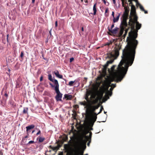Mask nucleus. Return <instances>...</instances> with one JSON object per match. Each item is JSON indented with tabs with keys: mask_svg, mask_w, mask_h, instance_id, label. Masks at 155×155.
<instances>
[{
	"mask_svg": "<svg viewBox=\"0 0 155 155\" xmlns=\"http://www.w3.org/2000/svg\"><path fill=\"white\" fill-rule=\"evenodd\" d=\"M136 52L126 48L123 50L122 59L117 69L116 66L113 65L111 68L110 73L117 82L121 81L125 76L129 66H131L134 61Z\"/></svg>",
	"mask_w": 155,
	"mask_h": 155,
	"instance_id": "nucleus-1",
	"label": "nucleus"
},
{
	"mask_svg": "<svg viewBox=\"0 0 155 155\" xmlns=\"http://www.w3.org/2000/svg\"><path fill=\"white\" fill-rule=\"evenodd\" d=\"M128 25L130 26L131 31L129 32L128 36L126 40L127 44L125 48L136 52V49L138 44V41L136 39L137 37V31L135 29V22L131 18L129 20Z\"/></svg>",
	"mask_w": 155,
	"mask_h": 155,
	"instance_id": "nucleus-2",
	"label": "nucleus"
},
{
	"mask_svg": "<svg viewBox=\"0 0 155 155\" xmlns=\"http://www.w3.org/2000/svg\"><path fill=\"white\" fill-rule=\"evenodd\" d=\"M121 45H118L116 44L115 45V46L114 48V49L109 53H107V57L110 59L109 61H107L106 64L108 65L109 64H111L114 61V59H116L119 56V51L121 49Z\"/></svg>",
	"mask_w": 155,
	"mask_h": 155,
	"instance_id": "nucleus-3",
	"label": "nucleus"
},
{
	"mask_svg": "<svg viewBox=\"0 0 155 155\" xmlns=\"http://www.w3.org/2000/svg\"><path fill=\"white\" fill-rule=\"evenodd\" d=\"M95 110L94 108V107L93 105H91L90 103L87 109L86 117H89L91 115L93 114H94V113H95Z\"/></svg>",
	"mask_w": 155,
	"mask_h": 155,
	"instance_id": "nucleus-4",
	"label": "nucleus"
},
{
	"mask_svg": "<svg viewBox=\"0 0 155 155\" xmlns=\"http://www.w3.org/2000/svg\"><path fill=\"white\" fill-rule=\"evenodd\" d=\"M80 139L81 143L84 145L86 147V143L88 140L87 136H86L85 135L82 134L80 136Z\"/></svg>",
	"mask_w": 155,
	"mask_h": 155,
	"instance_id": "nucleus-5",
	"label": "nucleus"
},
{
	"mask_svg": "<svg viewBox=\"0 0 155 155\" xmlns=\"http://www.w3.org/2000/svg\"><path fill=\"white\" fill-rule=\"evenodd\" d=\"M51 82L54 83V84L51 83H49V85L51 86V87L54 88L55 91L59 90V84L58 81L57 80L54 79L53 80V81H51Z\"/></svg>",
	"mask_w": 155,
	"mask_h": 155,
	"instance_id": "nucleus-6",
	"label": "nucleus"
},
{
	"mask_svg": "<svg viewBox=\"0 0 155 155\" xmlns=\"http://www.w3.org/2000/svg\"><path fill=\"white\" fill-rule=\"evenodd\" d=\"M128 14L124 12L123 14V19L121 21V23H122L125 26L127 24V21L128 18Z\"/></svg>",
	"mask_w": 155,
	"mask_h": 155,
	"instance_id": "nucleus-7",
	"label": "nucleus"
},
{
	"mask_svg": "<svg viewBox=\"0 0 155 155\" xmlns=\"http://www.w3.org/2000/svg\"><path fill=\"white\" fill-rule=\"evenodd\" d=\"M55 91L57 94L56 95L55 97V98L57 101H61L62 94L60 92L59 90H55Z\"/></svg>",
	"mask_w": 155,
	"mask_h": 155,
	"instance_id": "nucleus-8",
	"label": "nucleus"
},
{
	"mask_svg": "<svg viewBox=\"0 0 155 155\" xmlns=\"http://www.w3.org/2000/svg\"><path fill=\"white\" fill-rule=\"evenodd\" d=\"M104 89H101L99 91H97L96 93L97 96L99 97L101 99L103 97L104 94Z\"/></svg>",
	"mask_w": 155,
	"mask_h": 155,
	"instance_id": "nucleus-9",
	"label": "nucleus"
},
{
	"mask_svg": "<svg viewBox=\"0 0 155 155\" xmlns=\"http://www.w3.org/2000/svg\"><path fill=\"white\" fill-rule=\"evenodd\" d=\"M126 4H127V6H126L125 5L124 2V1L123 0L122 1V6L124 7L125 10L124 12L129 14L130 9L128 6V4L127 3H126Z\"/></svg>",
	"mask_w": 155,
	"mask_h": 155,
	"instance_id": "nucleus-10",
	"label": "nucleus"
},
{
	"mask_svg": "<svg viewBox=\"0 0 155 155\" xmlns=\"http://www.w3.org/2000/svg\"><path fill=\"white\" fill-rule=\"evenodd\" d=\"M127 24L126 25H123V24L121 23L120 28V35H122L124 31L125 30V29L127 27Z\"/></svg>",
	"mask_w": 155,
	"mask_h": 155,
	"instance_id": "nucleus-11",
	"label": "nucleus"
},
{
	"mask_svg": "<svg viewBox=\"0 0 155 155\" xmlns=\"http://www.w3.org/2000/svg\"><path fill=\"white\" fill-rule=\"evenodd\" d=\"M118 29L119 28L117 27L113 29H110L109 27H108L109 31L112 34H116Z\"/></svg>",
	"mask_w": 155,
	"mask_h": 155,
	"instance_id": "nucleus-12",
	"label": "nucleus"
},
{
	"mask_svg": "<svg viewBox=\"0 0 155 155\" xmlns=\"http://www.w3.org/2000/svg\"><path fill=\"white\" fill-rule=\"evenodd\" d=\"M107 90V92L106 93L105 95L106 98L104 99V102L107 101L108 99H109V95L110 96H111L112 94V92H110L109 91H108V90Z\"/></svg>",
	"mask_w": 155,
	"mask_h": 155,
	"instance_id": "nucleus-13",
	"label": "nucleus"
},
{
	"mask_svg": "<svg viewBox=\"0 0 155 155\" xmlns=\"http://www.w3.org/2000/svg\"><path fill=\"white\" fill-rule=\"evenodd\" d=\"M35 127V126L34 124H31L26 127V131L27 132V134H28V135H29L28 131L29 130H30L34 128Z\"/></svg>",
	"mask_w": 155,
	"mask_h": 155,
	"instance_id": "nucleus-14",
	"label": "nucleus"
},
{
	"mask_svg": "<svg viewBox=\"0 0 155 155\" xmlns=\"http://www.w3.org/2000/svg\"><path fill=\"white\" fill-rule=\"evenodd\" d=\"M53 73L58 78L60 79H62L63 78L62 76L59 74V72L58 70H56L54 71Z\"/></svg>",
	"mask_w": 155,
	"mask_h": 155,
	"instance_id": "nucleus-15",
	"label": "nucleus"
},
{
	"mask_svg": "<svg viewBox=\"0 0 155 155\" xmlns=\"http://www.w3.org/2000/svg\"><path fill=\"white\" fill-rule=\"evenodd\" d=\"M90 103H88L87 101H84L83 102H80L79 103V104L81 105L86 106L87 107L88 106Z\"/></svg>",
	"mask_w": 155,
	"mask_h": 155,
	"instance_id": "nucleus-16",
	"label": "nucleus"
},
{
	"mask_svg": "<svg viewBox=\"0 0 155 155\" xmlns=\"http://www.w3.org/2000/svg\"><path fill=\"white\" fill-rule=\"evenodd\" d=\"M101 99L99 97H98L97 96L92 101V103L93 104H95L97 103L99 101L101 100Z\"/></svg>",
	"mask_w": 155,
	"mask_h": 155,
	"instance_id": "nucleus-17",
	"label": "nucleus"
},
{
	"mask_svg": "<svg viewBox=\"0 0 155 155\" xmlns=\"http://www.w3.org/2000/svg\"><path fill=\"white\" fill-rule=\"evenodd\" d=\"M136 12V9L135 6L134 5H131V8L130 10V14H134Z\"/></svg>",
	"mask_w": 155,
	"mask_h": 155,
	"instance_id": "nucleus-18",
	"label": "nucleus"
},
{
	"mask_svg": "<svg viewBox=\"0 0 155 155\" xmlns=\"http://www.w3.org/2000/svg\"><path fill=\"white\" fill-rule=\"evenodd\" d=\"M72 97V95H68L67 94H66L64 95V97L63 98V99H66L67 100H70L71 99Z\"/></svg>",
	"mask_w": 155,
	"mask_h": 155,
	"instance_id": "nucleus-19",
	"label": "nucleus"
},
{
	"mask_svg": "<svg viewBox=\"0 0 155 155\" xmlns=\"http://www.w3.org/2000/svg\"><path fill=\"white\" fill-rule=\"evenodd\" d=\"M92 119L93 120V123L97 119V115H98L96 113H94V114H92Z\"/></svg>",
	"mask_w": 155,
	"mask_h": 155,
	"instance_id": "nucleus-20",
	"label": "nucleus"
},
{
	"mask_svg": "<svg viewBox=\"0 0 155 155\" xmlns=\"http://www.w3.org/2000/svg\"><path fill=\"white\" fill-rule=\"evenodd\" d=\"M108 66V64H106L103 66V67L102 68V71L104 73H106L107 67Z\"/></svg>",
	"mask_w": 155,
	"mask_h": 155,
	"instance_id": "nucleus-21",
	"label": "nucleus"
},
{
	"mask_svg": "<svg viewBox=\"0 0 155 155\" xmlns=\"http://www.w3.org/2000/svg\"><path fill=\"white\" fill-rule=\"evenodd\" d=\"M90 94L89 93H87L85 95V99L86 100V101L89 103H91V100L89 99L88 97L89 95Z\"/></svg>",
	"mask_w": 155,
	"mask_h": 155,
	"instance_id": "nucleus-22",
	"label": "nucleus"
},
{
	"mask_svg": "<svg viewBox=\"0 0 155 155\" xmlns=\"http://www.w3.org/2000/svg\"><path fill=\"white\" fill-rule=\"evenodd\" d=\"M75 151L79 155H83L84 151L81 150L79 148L75 150Z\"/></svg>",
	"mask_w": 155,
	"mask_h": 155,
	"instance_id": "nucleus-23",
	"label": "nucleus"
},
{
	"mask_svg": "<svg viewBox=\"0 0 155 155\" xmlns=\"http://www.w3.org/2000/svg\"><path fill=\"white\" fill-rule=\"evenodd\" d=\"M107 90H108L109 87L111 86L112 87L114 88L116 87V84H111V82H109L107 84Z\"/></svg>",
	"mask_w": 155,
	"mask_h": 155,
	"instance_id": "nucleus-24",
	"label": "nucleus"
},
{
	"mask_svg": "<svg viewBox=\"0 0 155 155\" xmlns=\"http://www.w3.org/2000/svg\"><path fill=\"white\" fill-rule=\"evenodd\" d=\"M45 139L44 137H41L39 136L37 138V140H38V142L39 143H41L43 142L45 140Z\"/></svg>",
	"mask_w": 155,
	"mask_h": 155,
	"instance_id": "nucleus-25",
	"label": "nucleus"
},
{
	"mask_svg": "<svg viewBox=\"0 0 155 155\" xmlns=\"http://www.w3.org/2000/svg\"><path fill=\"white\" fill-rule=\"evenodd\" d=\"M136 28L137 30L136 31H137L138 30H139L141 27V25L139 23V22H137V23H136Z\"/></svg>",
	"mask_w": 155,
	"mask_h": 155,
	"instance_id": "nucleus-26",
	"label": "nucleus"
},
{
	"mask_svg": "<svg viewBox=\"0 0 155 155\" xmlns=\"http://www.w3.org/2000/svg\"><path fill=\"white\" fill-rule=\"evenodd\" d=\"M97 3H95L93 7V11H94V15H95L96 14L97 9H96Z\"/></svg>",
	"mask_w": 155,
	"mask_h": 155,
	"instance_id": "nucleus-27",
	"label": "nucleus"
},
{
	"mask_svg": "<svg viewBox=\"0 0 155 155\" xmlns=\"http://www.w3.org/2000/svg\"><path fill=\"white\" fill-rule=\"evenodd\" d=\"M68 139V137L66 135H64L62 138V141H61L62 142V144H63L64 142L67 141Z\"/></svg>",
	"mask_w": 155,
	"mask_h": 155,
	"instance_id": "nucleus-28",
	"label": "nucleus"
},
{
	"mask_svg": "<svg viewBox=\"0 0 155 155\" xmlns=\"http://www.w3.org/2000/svg\"><path fill=\"white\" fill-rule=\"evenodd\" d=\"M28 107H24L23 108V113L24 114H27L28 115Z\"/></svg>",
	"mask_w": 155,
	"mask_h": 155,
	"instance_id": "nucleus-29",
	"label": "nucleus"
},
{
	"mask_svg": "<svg viewBox=\"0 0 155 155\" xmlns=\"http://www.w3.org/2000/svg\"><path fill=\"white\" fill-rule=\"evenodd\" d=\"M119 17H120V14H118V15L117 16V17L116 18H115L114 17V19L113 20V22L114 23L117 22L119 20Z\"/></svg>",
	"mask_w": 155,
	"mask_h": 155,
	"instance_id": "nucleus-30",
	"label": "nucleus"
},
{
	"mask_svg": "<svg viewBox=\"0 0 155 155\" xmlns=\"http://www.w3.org/2000/svg\"><path fill=\"white\" fill-rule=\"evenodd\" d=\"M97 95L96 93H93L91 96V99H95L97 97Z\"/></svg>",
	"mask_w": 155,
	"mask_h": 155,
	"instance_id": "nucleus-31",
	"label": "nucleus"
},
{
	"mask_svg": "<svg viewBox=\"0 0 155 155\" xmlns=\"http://www.w3.org/2000/svg\"><path fill=\"white\" fill-rule=\"evenodd\" d=\"M48 79L51 81H53V80L54 79L52 78V76L50 74H48Z\"/></svg>",
	"mask_w": 155,
	"mask_h": 155,
	"instance_id": "nucleus-32",
	"label": "nucleus"
},
{
	"mask_svg": "<svg viewBox=\"0 0 155 155\" xmlns=\"http://www.w3.org/2000/svg\"><path fill=\"white\" fill-rule=\"evenodd\" d=\"M92 135V133L91 131L89 132V136H87V138L88 140H91V138Z\"/></svg>",
	"mask_w": 155,
	"mask_h": 155,
	"instance_id": "nucleus-33",
	"label": "nucleus"
},
{
	"mask_svg": "<svg viewBox=\"0 0 155 155\" xmlns=\"http://www.w3.org/2000/svg\"><path fill=\"white\" fill-rule=\"evenodd\" d=\"M134 21L136 23H137V22H138L137 21V17L136 15H135L134 18V19H133Z\"/></svg>",
	"mask_w": 155,
	"mask_h": 155,
	"instance_id": "nucleus-34",
	"label": "nucleus"
},
{
	"mask_svg": "<svg viewBox=\"0 0 155 155\" xmlns=\"http://www.w3.org/2000/svg\"><path fill=\"white\" fill-rule=\"evenodd\" d=\"M74 81H71L69 82L68 85L70 86H72L73 85Z\"/></svg>",
	"mask_w": 155,
	"mask_h": 155,
	"instance_id": "nucleus-35",
	"label": "nucleus"
},
{
	"mask_svg": "<svg viewBox=\"0 0 155 155\" xmlns=\"http://www.w3.org/2000/svg\"><path fill=\"white\" fill-rule=\"evenodd\" d=\"M52 150L53 151L55 150L56 151L57 150H58V147L56 146L55 147H53V148L52 149Z\"/></svg>",
	"mask_w": 155,
	"mask_h": 155,
	"instance_id": "nucleus-36",
	"label": "nucleus"
},
{
	"mask_svg": "<svg viewBox=\"0 0 155 155\" xmlns=\"http://www.w3.org/2000/svg\"><path fill=\"white\" fill-rule=\"evenodd\" d=\"M103 1L104 3L106 5L108 6L109 5V3L108 2H107L105 0H102Z\"/></svg>",
	"mask_w": 155,
	"mask_h": 155,
	"instance_id": "nucleus-37",
	"label": "nucleus"
},
{
	"mask_svg": "<svg viewBox=\"0 0 155 155\" xmlns=\"http://www.w3.org/2000/svg\"><path fill=\"white\" fill-rule=\"evenodd\" d=\"M24 54L23 51H22L21 52L20 57L21 58V59H23V57L24 56Z\"/></svg>",
	"mask_w": 155,
	"mask_h": 155,
	"instance_id": "nucleus-38",
	"label": "nucleus"
},
{
	"mask_svg": "<svg viewBox=\"0 0 155 155\" xmlns=\"http://www.w3.org/2000/svg\"><path fill=\"white\" fill-rule=\"evenodd\" d=\"M36 129L38 131L36 135H39L41 134V130L39 129L36 128Z\"/></svg>",
	"mask_w": 155,
	"mask_h": 155,
	"instance_id": "nucleus-39",
	"label": "nucleus"
},
{
	"mask_svg": "<svg viewBox=\"0 0 155 155\" xmlns=\"http://www.w3.org/2000/svg\"><path fill=\"white\" fill-rule=\"evenodd\" d=\"M127 29H126L125 30V33H126L127 34V33L128 31L130 28V26H128V27L127 26Z\"/></svg>",
	"mask_w": 155,
	"mask_h": 155,
	"instance_id": "nucleus-40",
	"label": "nucleus"
},
{
	"mask_svg": "<svg viewBox=\"0 0 155 155\" xmlns=\"http://www.w3.org/2000/svg\"><path fill=\"white\" fill-rule=\"evenodd\" d=\"M112 44V42H111V41H110L109 42L106 43L105 44V45L109 46V45H111Z\"/></svg>",
	"mask_w": 155,
	"mask_h": 155,
	"instance_id": "nucleus-41",
	"label": "nucleus"
},
{
	"mask_svg": "<svg viewBox=\"0 0 155 155\" xmlns=\"http://www.w3.org/2000/svg\"><path fill=\"white\" fill-rule=\"evenodd\" d=\"M62 144V142H61V144H58L57 145V146L56 147H58V149H59V148L61 146Z\"/></svg>",
	"mask_w": 155,
	"mask_h": 155,
	"instance_id": "nucleus-42",
	"label": "nucleus"
},
{
	"mask_svg": "<svg viewBox=\"0 0 155 155\" xmlns=\"http://www.w3.org/2000/svg\"><path fill=\"white\" fill-rule=\"evenodd\" d=\"M103 107L102 106H101V109H100V111L97 114H100V113H101V112H102V111L103 110Z\"/></svg>",
	"mask_w": 155,
	"mask_h": 155,
	"instance_id": "nucleus-43",
	"label": "nucleus"
},
{
	"mask_svg": "<svg viewBox=\"0 0 155 155\" xmlns=\"http://www.w3.org/2000/svg\"><path fill=\"white\" fill-rule=\"evenodd\" d=\"M140 8L142 11H144V9L142 5H140Z\"/></svg>",
	"mask_w": 155,
	"mask_h": 155,
	"instance_id": "nucleus-44",
	"label": "nucleus"
},
{
	"mask_svg": "<svg viewBox=\"0 0 155 155\" xmlns=\"http://www.w3.org/2000/svg\"><path fill=\"white\" fill-rule=\"evenodd\" d=\"M94 107V108L95 110H96V109H97L99 107L98 105H93Z\"/></svg>",
	"mask_w": 155,
	"mask_h": 155,
	"instance_id": "nucleus-45",
	"label": "nucleus"
},
{
	"mask_svg": "<svg viewBox=\"0 0 155 155\" xmlns=\"http://www.w3.org/2000/svg\"><path fill=\"white\" fill-rule=\"evenodd\" d=\"M73 107H74V108H75V109H77V108H79V106L78 105H77V104L74 105L73 106Z\"/></svg>",
	"mask_w": 155,
	"mask_h": 155,
	"instance_id": "nucleus-46",
	"label": "nucleus"
},
{
	"mask_svg": "<svg viewBox=\"0 0 155 155\" xmlns=\"http://www.w3.org/2000/svg\"><path fill=\"white\" fill-rule=\"evenodd\" d=\"M74 60V58H71L70 59V62H71Z\"/></svg>",
	"mask_w": 155,
	"mask_h": 155,
	"instance_id": "nucleus-47",
	"label": "nucleus"
},
{
	"mask_svg": "<svg viewBox=\"0 0 155 155\" xmlns=\"http://www.w3.org/2000/svg\"><path fill=\"white\" fill-rule=\"evenodd\" d=\"M88 142L87 143V145L88 146H90V144L91 141V140H88Z\"/></svg>",
	"mask_w": 155,
	"mask_h": 155,
	"instance_id": "nucleus-48",
	"label": "nucleus"
},
{
	"mask_svg": "<svg viewBox=\"0 0 155 155\" xmlns=\"http://www.w3.org/2000/svg\"><path fill=\"white\" fill-rule=\"evenodd\" d=\"M136 5L137 6H139V7L140 6V5H141L137 1V2H136Z\"/></svg>",
	"mask_w": 155,
	"mask_h": 155,
	"instance_id": "nucleus-49",
	"label": "nucleus"
},
{
	"mask_svg": "<svg viewBox=\"0 0 155 155\" xmlns=\"http://www.w3.org/2000/svg\"><path fill=\"white\" fill-rule=\"evenodd\" d=\"M34 143V142L33 141H32V140H31V141H29L28 143V144H31V143Z\"/></svg>",
	"mask_w": 155,
	"mask_h": 155,
	"instance_id": "nucleus-50",
	"label": "nucleus"
},
{
	"mask_svg": "<svg viewBox=\"0 0 155 155\" xmlns=\"http://www.w3.org/2000/svg\"><path fill=\"white\" fill-rule=\"evenodd\" d=\"M43 78V76L41 75V76L40 78V81L41 82V81H42Z\"/></svg>",
	"mask_w": 155,
	"mask_h": 155,
	"instance_id": "nucleus-51",
	"label": "nucleus"
},
{
	"mask_svg": "<svg viewBox=\"0 0 155 155\" xmlns=\"http://www.w3.org/2000/svg\"><path fill=\"white\" fill-rule=\"evenodd\" d=\"M22 141H23V142H25V141H26V140L25 139V138L24 137H23L22 138Z\"/></svg>",
	"mask_w": 155,
	"mask_h": 155,
	"instance_id": "nucleus-52",
	"label": "nucleus"
},
{
	"mask_svg": "<svg viewBox=\"0 0 155 155\" xmlns=\"http://www.w3.org/2000/svg\"><path fill=\"white\" fill-rule=\"evenodd\" d=\"M114 88L112 87H111V88H110V91H109L110 92H112V91L113 90Z\"/></svg>",
	"mask_w": 155,
	"mask_h": 155,
	"instance_id": "nucleus-53",
	"label": "nucleus"
},
{
	"mask_svg": "<svg viewBox=\"0 0 155 155\" xmlns=\"http://www.w3.org/2000/svg\"><path fill=\"white\" fill-rule=\"evenodd\" d=\"M4 95L6 97H8V94L6 93V92Z\"/></svg>",
	"mask_w": 155,
	"mask_h": 155,
	"instance_id": "nucleus-54",
	"label": "nucleus"
},
{
	"mask_svg": "<svg viewBox=\"0 0 155 155\" xmlns=\"http://www.w3.org/2000/svg\"><path fill=\"white\" fill-rule=\"evenodd\" d=\"M68 144H64V147L65 149H66L67 147H68Z\"/></svg>",
	"mask_w": 155,
	"mask_h": 155,
	"instance_id": "nucleus-55",
	"label": "nucleus"
},
{
	"mask_svg": "<svg viewBox=\"0 0 155 155\" xmlns=\"http://www.w3.org/2000/svg\"><path fill=\"white\" fill-rule=\"evenodd\" d=\"M58 26V22L57 21H56L55 22V26L57 27Z\"/></svg>",
	"mask_w": 155,
	"mask_h": 155,
	"instance_id": "nucleus-56",
	"label": "nucleus"
},
{
	"mask_svg": "<svg viewBox=\"0 0 155 155\" xmlns=\"http://www.w3.org/2000/svg\"><path fill=\"white\" fill-rule=\"evenodd\" d=\"M58 155H63V153L62 152H60L58 153Z\"/></svg>",
	"mask_w": 155,
	"mask_h": 155,
	"instance_id": "nucleus-57",
	"label": "nucleus"
},
{
	"mask_svg": "<svg viewBox=\"0 0 155 155\" xmlns=\"http://www.w3.org/2000/svg\"><path fill=\"white\" fill-rule=\"evenodd\" d=\"M108 8H107V9H106L105 11V14L107 13L108 11Z\"/></svg>",
	"mask_w": 155,
	"mask_h": 155,
	"instance_id": "nucleus-58",
	"label": "nucleus"
},
{
	"mask_svg": "<svg viewBox=\"0 0 155 155\" xmlns=\"http://www.w3.org/2000/svg\"><path fill=\"white\" fill-rule=\"evenodd\" d=\"M73 155H79V154H78L77 153H76V151L75 150L74 153Z\"/></svg>",
	"mask_w": 155,
	"mask_h": 155,
	"instance_id": "nucleus-59",
	"label": "nucleus"
},
{
	"mask_svg": "<svg viewBox=\"0 0 155 155\" xmlns=\"http://www.w3.org/2000/svg\"><path fill=\"white\" fill-rule=\"evenodd\" d=\"M114 27V24H113L111 26V28L110 29H112Z\"/></svg>",
	"mask_w": 155,
	"mask_h": 155,
	"instance_id": "nucleus-60",
	"label": "nucleus"
},
{
	"mask_svg": "<svg viewBox=\"0 0 155 155\" xmlns=\"http://www.w3.org/2000/svg\"><path fill=\"white\" fill-rule=\"evenodd\" d=\"M133 5V3L132 2H130V3H129L130 6H131V5Z\"/></svg>",
	"mask_w": 155,
	"mask_h": 155,
	"instance_id": "nucleus-61",
	"label": "nucleus"
},
{
	"mask_svg": "<svg viewBox=\"0 0 155 155\" xmlns=\"http://www.w3.org/2000/svg\"><path fill=\"white\" fill-rule=\"evenodd\" d=\"M53 147H52L51 145H50L49 146V148H50L51 149H52L53 148Z\"/></svg>",
	"mask_w": 155,
	"mask_h": 155,
	"instance_id": "nucleus-62",
	"label": "nucleus"
},
{
	"mask_svg": "<svg viewBox=\"0 0 155 155\" xmlns=\"http://www.w3.org/2000/svg\"><path fill=\"white\" fill-rule=\"evenodd\" d=\"M113 3L115 5L116 4V1H115V0H113Z\"/></svg>",
	"mask_w": 155,
	"mask_h": 155,
	"instance_id": "nucleus-63",
	"label": "nucleus"
},
{
	"mask_svg": "<svg viewBox=\"0 0 155 155\" xmlns=\"http://www.w3.org/2000/svg\"><path fill=\"white\" fill-rule=\"evenodd\" d=\"M112 15L113 16V17H114V12H112Z\"/></svg>",
	"mask_w": 155,
	"mask_h": 155,
	"instance_id": "nucleus-64",
	"label": "nucleus"
}]
</instances>
